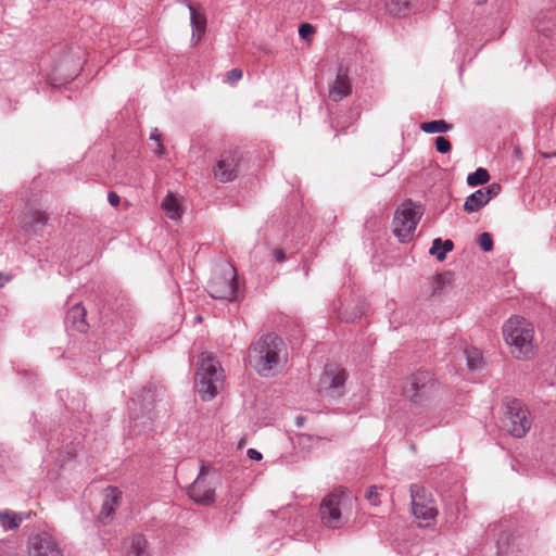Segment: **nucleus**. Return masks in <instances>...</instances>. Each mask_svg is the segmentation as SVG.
<instances>
[{
	"label": "nucleus",
	"mask_w": 556,
	"mask_h": 556,
	"mask_svg": "<svg viewBox=\"0 0 556 556\" xmlns=\"http://www.w3.org/2000/svg\"><path fill=\"white\" fill-rule=\"evenodd\" d=\"M471 174H480V175H483V174H489V172L483 168V167H478L475 172H472Z\"/></svg>",
	"instance_id": "40"
},
{
	"label": "nucleus",
	"mask_w": 556,
	"mask_h": 556,
	"mask_svg": "<svg viewBox=\"0 0 556 556\" xmlns=\"http://www.w3.org/2000/svg\"><path fill=\"white\" fill-rule=\"evenodd\" d=\"M501 190L500 185L492 184L485 188L479 189L469 195L464 204V208L468 213L478 211L484 206Z\"/></svg>",
	"instance_id": "13"
},
{
	"label": "nucleus",
	"mask_w": 556,
	"mask_h": 556,
	"mask_svg": "<svg viewBox=\"0 0 556 556\" xmlns=\"http://www.w3.org/2000/svg\"><path fill=\"white\" fill-rule=\"evenodd\" d=\"M365 497L369 501V503L372 506H378L380 504L378 488L375 485H371L367 489Z\"/></svg>",
	"instance_id": "31"
},
{
	"label": "nucleus",
	"mask_w": 556,
	"mask_h": 556,
	"mask_svg": "<svg viewBox=\"0 0 556 556\" xmlns=\"http://www.w3.org/2000/svg\"><path fill=\"white\" fill-rule=\"evenodd\" d=\"M320 440H321L320 437H314V435L306 434V433H302L298 437V442L303 447L311 446L312 444H314L315 442H318Z\"/></svg>",
	"instance_id": "32"
},
{
	"label": "nucleus",
	"mask_w": 556,
	"mask_h": 556,
	"mask_svg": "<svg viewBox=\"0 0 556 556\" xmlns=\"http://www.w3.org/2000/svg\"><path fill=\"white\" fill-rule=\"evenodd\" d=\"M477 4H483L485 3L488 0H475Z\"/></svg>",
	"instance_id": "44"
},
{
	"label": "nucleus",
	"mask_w": 556,
	"mask_h": 556,
	"mask_svg": "<svg viewBox=\"0 0 556 556\" xmlns=\"http://www.w3.org/2000/svg\"><path fill=\"white\" fill-rule=\"evenodd\" d=\"M408 0H387L386 10L390 15L402 16L408 11Z\"/></svg>",
	"instance_id": "25"
},
{
	"label": "nucleus",
	"mask_w": 556,
	"mask_h": 556,
	"mask_svg": "<svg viewBox=\"0 0 556 556\" xmlns=\"http://www.w3.org/2000/svg\"><path fill=\"white\" fill-rule=\"evenodd\" d=\"M215 479L210 478L202 468L195 481L189 486L188 494L195 503L210 505L215 502Z\"/></svg>",
	"instance_id": "11"
},
{
	"label": "nucleus",
	"mask_w": 556,
	"mask_h": 556,
	"mask_svg": "<svg viewBox=\"0 0 556 556\" xmlns=\"http://www.w3.org/2000/svg\"><path fill=\"white\" fill-rule=\"evenodd\" d=\"M184 201L181 194L168 191L161 203V207L169 219L179 220L185 212Z\"/></svg>",
	"instance_id": "17"
},
{
	"label": "nucleus",
	"mask_w": 556,
	"mask_h": 556,
	"mask_svg": "<svg viewBox=\"0 0 556 556\" xmlns=\"http://www.w3.org/2000/svg\"><path fill=\"white\" fill-rule=\"evenodd\" d=\"M22 520V517L12 510L0 511V526L5 530L17 529Z\"/></svg>",
	"instance_id": "23"
},
{
	"label": "nucleus",
	"mask_w": 556,
	"mask_h": 556,
	"mask_svg": "<svg viewBox=\"0 0 556 556\" xmlns=\"http://www.w3.org/2000/svg\"><path fill=\"white\" fill-rule=\"evenodd\" d=\"M147 548V541L143 535L136 534L131 538L130 545L125 556H143Z\"/></svg>",
	"instance_id": "24"
},
{
	"label": "nucleus",
	"mask_w": 556,
	"mask_h": 556,
	"mask_svg": "<svg viewBox=\"0 0 556 556\" xmlns=\"http://www.w3.org/2000/svg\"><path fill=\"white\" fill-rule=\"evenodd\" d=\"M489 179H490V176H467V182L471 187L486 184L489 181Z\"/></svg>",
	"instance_id": "34"
},
{
	"label": "nucleus",
	"mask_w": 556,
	"mask_h": 556,
	"mask_svg": "<svg viewBox=\"0 0 556 556\" xmlns=\"http://www.w3.org/2000/svg\"><path fill=\"white\" fill-rule=\"evenodd\" d=\"M49 215L47 212L38 208H29L22 217V227L25 230L37 231L38 227H43L48 224Z\"/></svg>",
	"instance_id": "18"
},
{
	"label": "nucleus",
	"mask_w": 556,
	"mask_h": 556,
	"mask_svg": "<svg viewBox=\"0 0 556 556\" xmlns=\"http://www.w3.org/2000/svg\"><path fill=\"white\" fill-rule=\"evenodd\" d=\"M454 248V243L452 240L442 241L440 238H437L432 242V247L429 253L437 257L439 262L445 260L446 253L451 252Z\"/></svg>",
	"instance_id": "22"
},
{
	"label": "nucleus",
	"mask_w": 556,
	"mask_h": 556,
	"mask_svg": "<svg viewBox=\"0 0 556 556\" xmlns=\"http://www.w3.org/2000/svg\"><path fill=\"white\" fill-rule=\"evenodd\" d=\"M346 372L337 364H328L320 377L319 392L329 397L340 396L343 393Z\"/></svg>",
	"instance_id": "10"
},
{
	"label": "nucleus",
	"mask_w": 556,
	"mask_h": 556,
	"mask_svg": "<svg viewBox=\"0 0 556 556\" xmlns=\"http://www.w3.org/2000/svg\"><path fill=\"white\" fill-rule=\"evenodd\" d=\"M242 154L238 151L224 152L217 161L213 174H238L244 169Z\"/></svg>",
	"instance_id": "14"
},
{
	"label": "nucleus",
	"mask_w": 556,
	"mask_h": 556,
	"mask_svg": "<svg viewBox=\"0 0 556 556\" xmlns=\"http://www.w3.org/2000/svg\"><path fill=\"white\" fill-rule=\"evenodd\" d=\"M274 256L277 262H283L286 260V254H285L283 250H281V249H276L274 251Z\"/></svg>",
	"instance_id": "39"
},
{
	"label": "nucleus",
	"mask_w": 556,
	"mask_h": 556,
	"mask_svg": "<svg viewBox=\"0 0 556 556\" xmlns=\"http://www.w3.org/2000/svg\"><path fill=\"white\" fill-rule=\"evenodd\" d=\"M242 78V71L239 68H232L227 74V81L230 85H235L237 81H239Z\"/></svg>",
	"instance_id": "35"
},
{
	"label": "nucleus",
	"mask_w": 556,
	"mask_h": 556,
	"mask_svg": "<svg viewBox=\"0 0 556 556\" xmlns=\"http://www.w3.org/2000/svg\"><path fill=\"white\" fill-rule=\"evenodd\" d=\"M467 365L469 369L476 370L482 365V352L476 348H469L465 350Z\"/></svg>",
	"instance_id": "27"
},
{
	"label": "nucleus",
	"mask_w": 556,
	"mask_h": 556,
	"mask_svg": "<svg viewBox=\"0 0 556 556\" xmlns=\"http://www.w3.org/2000/svg\"><path fill=\"white\" fill-rule=\"evenodd\" d=\"M188 9L192 27V40L199 42L206 29V17L200 7L188 3Z\"/></svg>",
	"instance_id": "19"
},
{
	"label": "nucleus",
	"mask_w": 556,
	"mask_h": 556,
	"mask_svg": "<svg viewBox=\"0 0 556 556\" xmlns=\"http://www.w3.org/2000/svg\"><path fill=\"white\" fill-rule=\"evenodd\" d=\"M526 553L525 545L518 540L514 539L507 549L501 551V556H521Z\"/></svg>",
	"instance_id": "29"
},
{
	"label": "nucleus",
	"mask_w": 556,
	"mask_h": 556,
	"mask_svg": "<svg viewBox=\"0 0 556 556\" xmlns=\"http://www.w3.org/2000/svg\"><path fill=\"white\" fill-rule=\"evenodd\" d=\"M410 510L418 527H431L438 517L439 509L432 493L424 486H410Z\"/></svg>",
	"instance_id": "7"
},
{
	"label": "nucleus",
	"mask_w": 556,
	"mask_h": 556,
	"mask_svg": "<svg viewBox=\"0 0 556 556\" xmlns=\"http://www.w3.org/2000/svg\"><path fill=\"white\" fill-rule=\"evenodd\" d=\"M248 456L252 460H261L262 457H263L262 454L258 451L254 450V448L248 450Z\"/></svg>",
	"instance_id": "37"
},
{
	"label": "nucleus",
	"mask_w": 556,
	"mask_h": 556,
	"mask_svg": "<svg viewBox=\"0 0 556 556\" xmlns=\"http://www.w3.org/2000/svg\"><path fill=\"white\" fill-rule=\"evenodd\" d=\"M50 80H51V85L54 86V87H59V86H62L64 85V83H61V84H56L52 77H50Z\"/></svg>",
	"instance_id": "43"
},
{
	"label": "nucleus",
	"mask_w": 556,
	"mask_h": 556,
	"mask_svg": "<svg viewBox=\"0 0 556 556\" xmlns=\"http://www.w3.org/2000/svg\"><path fill=\"white\" fill-rule=\"evenodd\" d=\"M237 271L231 265H226L220 274L214 275L208 282V293L218 300H233L237 292Z\"/></svg>",
	"instance_id": "8"
},
{
	"label": "nucleus",
	"mask_w": 556,
	"mask_h": 556,
	"mask_svg": "<svg viewBox=\"0 0 556 556\" xmlns=\"http://www.w3.org/2000/svg\"><path fill=\"white\" fill-rule=\"evenodd\" d=\"M108 200H109L110 204L113 206H117L119 204V197L115 192H110L108 195Z\"/></svg>",
	"instance_id": "38"
},
{
	"label": "nucleus",
	"mask_w": 556,
	"mask_h": 556,
	"mask_svg": "<svg viewBox=\"0 0 556 556\" xmlns=\"http://www.w3.org/2000/svg\"><path fill=\"white\" fill-rule=\"evenodd\" d=\"M29 556H63L59 542L49 533H39L30 538L28 543Z\"/></svg>",
	"instance_id": "12"
},
{
	"label": "nucleus",
	"mask_w": 556,
	"mask_h": 556,
	"mask_svg": "<svg viewBox=\"0 0 556 556\" xmlns=\"http://www.w3.org/2000/svg\"><path fill=\"white\" fill-rule=\"evenodd\" d=\"M441 386L433 374L418 370L409 375L403 387V396L416 408H428L439 399Z\"/></svg>",
	"instance_id": "3"
},
{
	"label": "nucleus",
	"mask_w": 556,
	"mask_h": 556,
	"mask_svg": "<svg viewBox=\"0 0 556 556\" xmlns=\"http://www.w3.org/2000/svg\"><path fill=\"white\" fill-rule=\"evenodd\" d=\"M295 425H296L298 427H302V426L304 425V417H301V416H300V417H296V418H295Z\"/></svg>",
	"instance_id": "41"
},
{
	"label": "nucleus",
	"mask_w": 556,
	"mask_h": 556,
	"mask_svg": "<svg viewBox=\"0 0 556 556\" xmlns=\"http://www.w3.org/2000/svg\"><path fill=\"white\" fill-rule=\"evenodd\" d=\"M534 26L538 33L551 37L555 28V15L541 12L534 20Z\"/></svg>",
	"instance_id": "21"
},
{
	"label": "nucleus",
	"mask_w": 556,
	"mask_h": 556,
	"mask_svg": "<svg viewBox=\"0 0 556 556\" xmlns=\"http://www.w3.org/2000/svg\"><path fill=\"white\" fill-rule=\"evenodd\" d=\"M435 149L440 153H446L451 150V142L445 137H437Z\"/></svg>",
	"instance_id": "33"
},
{
	"label": "nucleus",
	"mask_w": 556,
	"mask_h": 556,
	"mask_svg": "<svg viewBox=\"0 0 556 556\" xmlns=\"http://www.w3.org/2000/svg\"><path fill=\"white\" fill-rule=\"evenodd\" d=\"M420 128L427 134H442L448 131L452 128V125L447 124L443 119H437L422 123Z\"/></svg>",
	"instance_id": "26"
},
{
	"label": "nucleus",
	"mask_w": 556,
	"mask_h": 556,
	"mask_svg": "<svg viewBox=\"0 0 556 556\" xmlns=\"http://www.w3.org/2000/svg\"><path fill=\"white\" fill-rule=\"evenodd\" d=\"M148 147L155 155L161 156L164 154L165 149L162 143V135L155 128L149 137Z\"/></svg>",
	"instance_id": "28"
},
{
	"label": "nucleus",
	"mask_w": 556,
	"mask_h": 556,
	"mask_svg": "<svg viewBox=\"0 0 556 556\" xmlns=\"http://www.w3.org/2000/svg\"><path fill=\"white\" fill-rule=\"evenodd\" d=\"M549 157L553 161V168L555 169L556 168V153L552 154Z\"/></svg>",
	"instance_id": "42"
},
{
	"label": "nucleus",
	"mask_w": 556,
	"mask_h": 556,
	"mask_svg": "<svg viewBox=\"0 0 556 556\" xmlns=\"http://www.w3.org/2000/svg\"><path fill=\"white\" fill-rule=\"evenodd\" d=\"M351 497L343 489H334L328 493L319 505V518L328 529H340L344 525V513L349 508Z\"/></svg>",
	"instance_id": "5"
},
{
	"label": "nucleus",
	"mask_w": 556,
	"mask_h": 556,
	"mask_svg": "<svg viewBox=\"0 0 556 556\" xmlns=\"http://www.w3.org/2000/svg\"><path fill=\"white\" fill-rule=\"evenodd\" d=\"M224 370L219 362L210 354H201L195 378L197 390L203 401L213 400L224 386Z\"/></svg>",
	"instance_id": "4"
},
{
	"label": "nucleus",
	"mask_w": 556,
	"mask_h": 556,
	"mask_svg": "<svg viewBox=\"0 0 556 556\" xmlns=\"http://www.w3.org/2000/svg\"><path fill=\"white\" fill-rule=\"evenodd\" d=\"M504 425L507 431L516 438L527 434L531 428V419L528 409L521 402L514 400L507 404Z\"/></svg>",
	"instance_id": "9"
},
{
	"label": "nucleus",
	"mask_w": 556,
	"mask_h": 556,
	"mask_svg": "<svg viewBox=\"0 0 556 556\" xmlns=\"http://www.w3.org/2000/svg\"><path fill=\"white\" fill-rule=\"evenodd\" d=\"M122 500V491L115 486H109L104 490V500L101 511L99 513V520L106 522L112 518L116 507L119 505Z\"/></svg>",
	"instance_id": "16"
},
{
	"label": "nucleus",
	"mask_w": 556,
	"mask_h": 556,
	"mask_svg": "<svg viewBox=\"0 0 556 556\" xmlns=\"http://www.w3.org/2000/svg\"><path fill=\"white\" fill-rule=\"evenodd\" d=\"M478 243L485 252L491 251L493 248V239L489 232L481 233L478 238Z\"/></svg>",
	"instance_id": "30"
},
{
	"label": "nucleus",
	"mask_w": 556,
	"mask_h": 556,
	"mask_svg": "<svg viewBox=\"0 0 556 556\" xmlns=\"http://www.w3.org/2000/svg\"><path fill=\"white\" fill-rule=\"evenodd\" d=\"M424 214L422 207L412 200L404 201L394 212L392 220L393 235L403 243L409 242Z\"/></svg>",
	"instance_id": "6"
},
{
	"label": "nucleus",
	"mask_w": 556,
	"mask_h": 556,
	"mask_svg": "<svg viewBox=\"0 0 556 556\" xmlns=\"http://www.w3.org/2000/svg\"><path fill=\"white\" fill-rule=\"evenodd\" d=\"M314 33V27L311 24H302L299 28V34L303 39H307Z\"/></svg>",
	"instance_id": "36"
},
{
	"label": "nucleus",
	"mask_w": 556,
	"mask_h": 556,
	"mask_svg": "<svg viewBox=\"0 0 556 556\" xmlns=\"http://www.w3.org/2000/svg\"><path fill=\"white\" fill-rule=\"evenodd\" d=\"M87 312L81 304H75L66 315V323L76 331L87 332L89 325L86 320Z\"/></svg>",
	"instance_id": "20"
},
{
	"label": "nucleus",
	"mask_w": 556,
	"mask_h": 556,
	"mask_svg": "<svg viewBox=\"0 0 556 556\" xmlns=\"http://www.w3.org/2000/svg\"><path fill=\"white\" fill-rule=\"evenodd\" d=\"M502 337L509 354L518 361L534 357L538 344L534 326L520 315H513L502 326Z\"/></svg>",
	"instance_id": "2"
},
{
	"label": "nucleus",
	"mask_w": 556,
	"mask_h": 556,
	"mask_svg": "<svg viewBox=\"0 0 556 556\" xmlns=\"http://www.w3.org/2000/svg\"><path fill=\"white\" fill-rule=\"evenodd\" d=\"M287 357L285 342L274 333L262 336L249 348V364L262 377L275 376L286 364Z\"/></svg>",
	"instance_id": "1"
},
{
	"label": "nucleus",
	"mask_w": 556,
	"mask_h": 556,
	"mask_svg": "<svg viewBox=\"0 0 556 556\" xmlns=\"http://www.w3.org/2000/svg\"><path fill=\"white\" fill-rule=\"evenodd\" d=\"M351 91L352 85L348 72L340 67L333 84L329 88V98L334 102H339L346 98Z\"/></svg>",
	"instance_id": "15"
},
{
	"label": "nucleus",
	"mask_w": 556,
	"mask_h": 556,
	"mask_svg": "<svg viewBox=\"0 0 556 556\" xmlns=\"http://www.w3.org/2000/svg\"><path fill=\"white\" fill-rule=\"evenodd\" d=\"M515 153L516 154H519L520 153V150L518 148L515 149Z\"/></svg>",
	"instance_id": "45"
}]
</instances>
